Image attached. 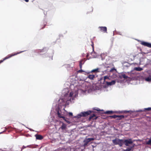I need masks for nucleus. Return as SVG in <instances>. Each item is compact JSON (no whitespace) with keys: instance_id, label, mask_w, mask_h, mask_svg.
Returning <instances> with one entry per match:
<instances>
[{"instance_id":"obj_1","label":"nucleus","mask_w":151,"mask_h":151,"mask_svg":"<svg viewBox=\"0 0 151 151\" xmlns=\"http://www.w3.org/2000/svg\"><path fill=\"white\" fill-rule=\"evenodd\" d=\"M48 50V48L45 47L41 50H35V52L40 55H42V57L44 58L49 57V60H52V57L54 54V51L53 50H49L47 52Z\"/></svg>"},{"instance_id":"obj_2","label":"nucleus","mask_w":151,"mask_h":151,"mask_svg":"<svg viewBox=\"0 0 151 151\" xmlns=\"http://www.w3.org/2000/svg\"><path fill=\"white\" fill-rule=\"evenodd\" d=\"M66 91V92L64 95V97L58 100V102L62 103V104L65 103L66 104H68L69 102H71V97L73 95V93L72 92H70L69 95L68 94V89H65L63 91Z\"/></svg>"},{"instance_id":"obj_3","label":"nucleus","mask_w":151,"mask_h":151,"mask_svg":"<svg viewBox=\"0 0 151 151\" xmlns=\"http://www.w3.org/2000/svg\"><path fill=\"white\" fill-rule=\"evenodd\" d=\"M92 111L91 110H88L87 111H83L78 114L76 116H73V118L78 119L82 117H86L90 115Z\"/></svg>"},{"instance_id":"obj_4","label":"nucleus","mask_w":151,"mask_h":151,"mask_svg":"<svg viewBox=\"0 0 151 151\" xmlns=\"http://www.w3.org/2000/svg\"><path fill=\"white\" fill-rule=\"evenodd\" d=\"M63 104H62L61 105H58L56 106L55 109L58 116L59 118H64V117H63L62 115L63 114V109H62L61 106L62 105H64Z\"/></svg>"},{"instance_id":"obj_5","label":"nucleus","mask_w":151,"mask_h":151,"mask_svg":"<svg viewBox=\"0 0 151 151\" xmlns=\"http://www.w3.org/2000/svg\"><path fill=\"white\" fill-rule=\"evenodd\" d=\"M113 144L114 145H119V147H122L124 144L123 139H120L119 138H116L112 140Z\"/></svg>"},{"instance_id":"obj_6","label":"nucleus","mask_w":151,"mask_h":151,"mask_svg":"<svg viewBox=\"0 0 151 151\" xmlns=\"http://www.w3.org/2000/svg\"><path fill=\"white\" fill-rule=\"evenodd\" d=\"M134 140L132 141L131 138L127 139H123L124 144L127 146H129V145L133 144Z\"/></svg>"},{"instance_id":"obj_7","label":"nucleus","mask_w":151,"mask_h":151,"mask_svg":"<svg viewBox=\"0 0 151 151\" xmlns=\"http://www.w3.org/2000/svg\"><path fill=\"white\" fill-rule=\"evenodd\" d=\"M141 42L140 44L142 45L151 48V43L144 41H141Z\"/></svg>"},{"instance_id":"obj_8","label":"nucleus","mask_w":151,"mask_h":151,"mask_svg":"<svg viewBox=\"0 0 151 151\" xmlns=\"http://www.w3.org/2000/svg\"><path fill=\"white\" fill-rule=\"evenodd\" d=\"M119 77L120 78L122 79L124 78V79H127L129 77L126 76L124 73L122 72L119 74Z\"/></svg>"},{"instance_id":"obj_9","label":"nucleus","mask_w":151,"mask_h":151,"mask_svg":"<svg viewBox=\"0 0 151 151\" xmlns=\"http://www.w3.org/2000/svg\"><path fill=\"white\" fill-rule=\"evenodd\" d=\"M89 143L86 139L85 138L83 141L81 146L85 148L88 146Z\"/></svg>"},{"instance_id":"obj_10","label":"nucleus","mask_w":151,"mask_h":151,"mask_svg":"<svg viewBox=\"0 0 151 151\" xmlns=\"http://www.w3.org/2000/svg\"><path fill=\"white\" fill-rule=\"evenodd\" d=\"M99 28L100 29L101 31L104 33H107V28L106 27H99Z\"/></svg>"},{"instance_id":"obj_11","label":"nucleus","mask_w":151,"mask_h":151,"mask_svg":"<svg viewBox=\"0 0 151 151\" xmlns=\"http://www.w3.org/2000/svg\"><path fill=\"white\" fill-rule=\"evenodd\" d=\"M98 116H96L95 114H93L90 115L88 120L89 121H90L91 119H93V120H96Z\"/></svg>"},{"instance_id":"obj_12","label":"nucleus","mask_w":151,"mask_h":151,"mask_svg":"<svg viewBox=\"0 0 151 151\" xmlns=\"http://www.w3.org/2000/svg\"><path fill=\"white\" fill-rule=\"evenodd\" d=\"M25 51V50H24V51H21L19 52H17L16 53H15L14 54H12L9 55H8L7 56V57L9 59L13 56L16 55L17 54H18L20 53H21L24 52Z\"/></svg>"},{"instance_id":"obj_13","label":"nucleus","mask_w":151,"mask_h":151,"mask_svg":"<svg viewBox=\"0 0 151 151\" xmlns=\"http://www.w3.org/2000/svg\"><path fill=\"white\" fill-rule=\"evenodd\" d=\"M116 82V81L115 80H113L111 81V82H106V85L107 86H111L114 85L115 84Z\"/></svg>"},{"instance_id":"obj_14","label":"nucleus","mask_w":151,"mask_h":151,"mask_svg":"<svg viewBox=\"0 0 151 151\" xmlns=\"http://www.w3.org/2000/svg\"><path fill=\"white\" fill-rule=\"evenodd\" d=\"M95 88L94 87L93 85H91L88 90V93H90L92 91H95Z\"/></svg>"},{"instance_id":"obj_15","label":"nucleus","mask_w":151,"mask_h":151,"mask_svg":"<svg viewBox=\"0 0 151 151\" xmlns=\"http://www.w3.org/2000/svg\"><path fill=\"white\" fill-rule=\"evenodd\" d=\"M99 68H97L96 69H94L93 70H92L91 71H87L86 72V73H87V74H89L91 73H96L97 72H99Z\"/></svg>"},{"instance_id":"obj_16","label":"nucleus","mask_w":151,"mask_h":151,"mask_svg":"<svg viewBox=\"0 0 151 151\" xmlns=\"http://www.w3.org/2000/svg\"><path fill=\"white\" fill-rule=\"evenodd\" d=\"M118 111H106L104 113L106 114H111L113 113H118Z\"/></svg>"},{"instance_id":"obj_17","label":"nucleus","mask_w":151,"mask_h":151,"mask_svg":"<svg viewBox=\"0 0 151 151\" xmlns=\"http://www.w3.org/2000/svg\"><path fill=\"white\" fill-rule=\"evenodd\" d=\"M60 122L62 124V125L60 127V129H61L62 130H64L66 129L67 127L66 124L62 122Z\"/></svg>"},{"instance_id":"obj_18","label":"nucleus","mask_w":151,"mask_h":151,"mask_svg":"<svg viewBox=\"0 0 151 151\" xmlns=\"http://www.w3.org/2000/svg\"><path fill=\"white\" fill-rule=\"evenodd\" d=\"M35 136L36 137V139L40 140L42 139L43 138V137L42 135L38 134H35Z\"/></svg>"},{"instance_id":"obj_19","label":"nucleus","mask_w":151,"mask_h":151,"mask_svg":"<svg viewBox=\"0 0 151 151\" xmlns=\"http://www.w3.org/2000/svg\"><path fill=\"white\" fill-rule=\"evenodd\" d=\"M146 58L144 57H141L139 59V63L140 64H145V60Z\"/></svg>"},{"instance_id":"obj_20","label":"nucleus","mask_w":151,"mask_h":151,"mask_svg":"<svg viewBox=\"0 0 151 151\" xmlns=\"http://www.w3.org/2000/svg\"><path fill=\"white\" fill-rule=\"evenodd\" d=\"M117 120H119L127 117V116H124L123 115H117Z\"/></svg>"},{"instance_id":"obj_21","label":"nucleus","mask_w":151,"mask_h":151,"mask_svg":"<svg viewBox=\"0 0 151 151\" xmlns=\"http://www.w3.org/2000/svg\"><path fill=\"white\" fill-rule=\"evenodd\" d=\"M109 77L108 76H104V78H101L100 79V80L101 81H103V82L102 83H104V82L105 81L106 79H109Z\"/></svg>"},{"instance_id":"obj_22","label":"nucleus","mask_w":151,"mask_h":151,"mask_svg":"<svg viewBox=\"0 0 151 151\" xmlns=\"http://www.w3.org/2000/svg\"><path fill=\"white\" fill-rule=\"evenodd\" d=\"M62 115L63 117H65L68 114V112L64 108L63 109Z\"/></svg>"},{"instance_id":"obj_23","label":"nucleus","mask_w":151,"mask_h":151,"mask_svg":"<svg viewBox=\"0 0 151 151\" xmlns=\"http://www.w3.org/2000/svg\"><path fill=\"white\" fill-rule=\"evenodd\" d=\"M134 70L137 71H141L143 69L142 68L138 67L134 68Z\"/></svg>"},{"instance_id":"obj_24","label":"nucleus","mask_w":151,"mask_h":151,"mask_svg":"<svg viewBox=\"0 0 151 151\" xmlns=\"http://www.w3.org/2000/svg\"><path fill=\"white\" fill-rule=\"evenodd\" d=\"M95 76L94 75H89L87 77V78L91 80H93L95 78Z\"/></svg>"},{"instance_id":"obj_25","label":"nucleus","mask_w":151,"mask_h":151,"mask_svg":"<svg viewBox=\"0 0 151 151\" xmlns=\"http://www.w3.org/2000/svg\"><path fill=\"white\" fill-rule=\"evenodd\" d=\"M145 80L147 82L151 81V76H149L145 78Z\"/></svg>"},{"instance_id":"obj_26","label":"nucleus","mask_w":151,"mask_h":151,"mask_svg":"<svg viewBox=\"0 0 151 151\" xmlns=\"http://www.w3.org/2000/svg\"><path fill=\"white\" fill-rule=\"evenodd\" d=\"M130 65L129 63H125L123 65V68H125V67L128 68L130 66Z\"/></svg>"},{"instance_id":"obj_27","label":"nucleus","mask_w":151,"mask_h":151,"mask_svg":"<svg viewBox=\"0 0 151 151\" xmlns=\"http://www.w3.org/2000/svg\"><path fill=\"white\" fill-rule=\"evenodd\" d=\"M93 57V58H96L97 57V54L95 52H92L91 53Z\"/></svg>"},{"instance_id":"obj_28","label":"nucleus","mask_w":151,"mask_h":151,"mask_svg":"<svg viewBox=\"0 0 151 151\" xmlns=\"http://www.w3.org/2000/svg\"><path fill=\"white\" fill-rule=\"evenodd\" d=\"M88 142H90L93 141L94 140V138H85Z\"/></svg>"},{"instance_id":"obj_29","label":"nucleus","mask_w":151,"mask_h":151,"mask_svg":"<svg viewBox=\"0 0 151 151\" xmlns=\"http://www.w3.org/2000/svg\"><path fill=\"white\" fill-rule=\"evenodd\" d=\"M105 55L104 54H101L100 55V57L101 58V60H104L105 58Z\"/></svg>"},{"instance_id":"obj_30","label":"nucleus","mask_w":151,"mask_h":151,"mask_svg":"<svg viewBox=\"0 0 151 151\" xmlns=\"http://www.w3.org/2000/svg\"><path fill=\"white\" fill-rule=\"evenodd\" d=\"M127 111V110H124V111H119L118 112V113H128L129 112V111Z\"/></svg>"},{"instance_id":"obj_31","label":"nucleus","mask_w":151,"mask_h":151,"mask_svg":"<svg viewBox=\"0 0 151 151\" xmlns=\"http://www.w3.org/2000/svg\"><path fill=\"white\" fill-rule=\"evenodd\" d=\"M67 123H68L69 124H70V122L68 121V120L67 119H66V118L65 117H64V118H62Z\"/></svg>"},{"instance_id":"obj_32","label":"nucleus","mask_w":151,"mask_h":151,"mask_svg":"<svg viewBox=\"0 0 151 151\" xmlns=\"http://www.w3.org/2000/svg\"><path fill=\"white\" fill-rule=\"evenodd\" d=\"M130 150L133 151V150L131 148V147H127L126 149L124 150V151H130Z\"/></svg>"},{"instance_id":"obj_33","label":"nucleus","mask_w":151,"mask_h":151,"mask_svg":"<svg viewBox=\"0 0 151 151\" xmlns=\"http://www.w3.org/2000/svg\"><path fill=\"white\" fill-rule=\"evenodd\" d=\"M151 110V107H148L147 108H145L144 109V111H150Z\"/></svg>"},{"instance_id":"obj_34","label":"nucleus","mask_w":151,"mask_h":151,"mask_svg":"<svg viewBox=\"0 0 151 151\" xmlns=\"http://www.w3.org/2000/svg\"><path fill=\"white\" fill-rule=\"evenodd\" d=\"M117 116H118L117 115H115V114L114 115H113L110 116H109V117L112 118H113L114 119H116V118H117Z\"/></svg>"},{"instance_id":"obj_35","label":"nucleus","mask_w":151,"mask_h":151,"mask_svg":"<svg viewBox=\"0 0 151 151\" xmlns=\"http://www.w3.org/2000/svg\"><path fill=\"white\" fill-rule=\"evenodd\" d=\"M83 61V60H80L79 62V67L81 69L82 68V62Z\"/></svg>"},{"instance_id":"obj_36","label":"nucleus","mask_w":151,"mask_h":151,"mask_svg":"<svg viewBox=\"0 0 151 151\" xmlns=\"http://www.w3.org/2000/svg\"><path fill=\"white\" fill-rule=\"evenodd\" d=\"M147 145H151V138L147 141Z\"/></svg>"},{"instance_id":"obj_37","label":"nucleus","mask_w":151,"mask_h":151,"mask_svg":"<svg viewBox=\"0 0 151 151\" xmlns=\"http://www.w3.org/2000/svg\"><path fill=\"white\" fill-rule=\"evenodd\" d=\"M29 146H30V145H27V146H25L24 145H23V146L22 148L21 149V150H20L19 151H22V150H23V149L26 148L27 147H29Z\"/></svg>"},{"instance_id":"obj_38","label":"nucleus","mask_w":151,"mask_h":151,"mask_svg":"<svg viewBox=\"0 0 151 151\" xmlns=\"http://www.w3.org/2000/svg\"><path fill=\"white\" fill-rule=\"evenodd\" d=\"M147 60V61H146L147 63L146 64V65H148L149 64L150 62H151V60L150 59H147L146 58V59Z\"/></svg>"},{"instance_id":"obj_39","label":"nucleus","mask_w":151,"mask_h":151,"mask_svg":"<svg viewBox=\"0 0 151 151\" xmlns=\"http://www.w3.org/2000/svg\"><path fill=\"white\" fill-rule=\"evenodd\" d=\"M115 70L116 71H117L116 70V69L115 68H111L109 70V71L110 72H113V71Z\"/></svg>"},{"instance_id":"obj_40","label":"nucleus","mask_w":151,"mask_h":151,"mask_svg":"<svg viewBox=\"0 0 151 151\" xmlns=\"http://www.w3.org/2000/svg\"><path fill=\"white\" fill-rule=\"evenodd\" d=\"M136 145L135 144H133L132 146L130 147L132 149V150H133V148Z\"/></svg>"},{"instance_id":"obj_41","label":"nucleus","mask_w":151,"mask_h":151,"mask_svg":"<svg viewBox=\"0 0 151 151\" xmlns=\"http://www.w3.org/2000/svg\"><path fill=\"white\" fill-rule=\"evenodd\" d=\"M136 112H141L142 111H144V109L142 110V109H139L138 110H136L135 111Z\"/></svg>"},{"instance_id":"obj_42","label":"nucleus","mask_w":151,"mask_h":151,"mask_svg":"<svg viewBox=\"0 0 151 151\" xmlns=\"http://www.w3.org/2000/svg\"><path fill=\"white\" fill-rule=\"evenodd\" d=\"M78 72L79 73H81V72H85V71L82 70V69H81L78 70Z\"/></svg>"},{"instance_id":"obj_43","label":"nucleus","mask_w":151,"mask_h":151,"mask_svg":"<svg viewBox=\"0 0 151 151\" xmlns=\"http://www.w3.org/2000/svg\"><path fill=\"white\" fill-rule=\"evenodd\" d=\"M68 115L69 116H73V114L71 112H69L68 113Z\"/></svg>"},{"instance_id":"obj_44","label":"nucleus","mask_w":151,"mask_h":151,"mask_svg":"<svg viewBox=\"0 0 151 151\" xmlns=\"http://www.w3.org/2000/svg\"><path fill=\"white\" fill-rule=\"evenodd\" d=\"M96 110L98 111H103V110H101L100 109H99V108H97V109H95Z\"/></svg>"},{"instance_id":"obj_45","label":"nucleus","mask_w":151,"mask_h":151,"mask_svg":"<svg viewBox=\"0 0 151 151\" xmlns=\"http://www.w3.org/2000/svg\"><path fill=\"white\" fill-rule=\"evenodd\" d=\"M8 58L7 57V56H6V57H5V58H3V60H5L7 59H8Z\"/></svg>"},{"instance_id":"obj_46","label":"nucleus","mask_w":151,"mask_h":151,"mask_svg":"<svg viewBox=\"0 0 151 151\" xmlns=\"http://www.w3.org/2000/svg\"><path fill=\"white\" fill-rule=\"evenodd\" d=\"M83 60V61L82 62V65H83L84 63H85V60Z\"/></svg>"},{"instance_id":"obj_47","label":"nucleus","mask_w":151,"mask_h":151,"mask_svg":"<svg viewBox=\"0 0 151 151\" xmlns=\"http://www.w3.org/2000/svg\"><path fill=\"white\" fill-rule=\"evenodd\" d=\"M59 36L60 37H63V35L62 34H60L59 35Z\"/></svg>"},{"instance_id":"obj_48","label":"nucleus","mask_w":151,"mask_h":151,"mask_svg":"<svg viewBox=\"0 0 151 151\" xmlns=\"http://www.w3.org/2000/svg\"><path fill=\"white\" fill-rule=\"evenodd\" d=\"M132 70H131L130 72H128L127 73H128V74H131V73H132Z\"/></svg>"},{"instance_id":"obj_49","label":"nucleus","mask_w":151,"mask_h":151,"mask_svg":"<svg viewBox=\"0 0 151 151\" xmlns=\"http://www.w3.org/2000/svg\"><path fill=\"white\" fill-rule=\"evenodd\" d=\"M28 129H29L30 131H34V130L32 129H30V128H28Z\"/></svg>"},{"instance_id":"obj_50","label":"nucleus","mask_w":151,"mask_h":151,"mask_svg":"<svg viewBox=\"0 0 151 151\" xmlns=\"http://www.w3.org/2000/svg\"><path fill=\"white\" fill-rule=\"evenodd\" d=\"M4 61L3 59V60H0V62L1 63Z\"/></svg>"},{"instance_id":"obj_51","label":"nucleus","mask_w":151,"mask_h":151,"mask_svg":"<svg viewBox=\"0 0 151 151\" xmlns=\"http://www.w3.org/2000/svg\"><path fill=\"white\" fill-rule=\"evenodd\" d=\"M24 1L27 2H28L29 1V0H24Z\"/></svg>"},{"instance_id":"obj_52","label":"nucleus","mask_w":151,"mask_h":151,"mask_svg":"<svg viewBox=\"0 0 151 151\" xmlns=\"http://www.w3.org/2000/svg\"><path fill=\"white\" fill-rule=\"evenodd\" d=\"M119 35H122V34L120 32H119L118 33H117Z\"/></svg>"},{"instance_id":"obj_53","label":"nucleus","mask_w":151,"mask_h":151,"mask_svg":"<svg viewBox=\"0 0 151 151\" xmlns=\"http://www.w3.org/2000/svg\"><path fill=\"white\" fill-rule=\"evenodd\" d=\"M91 45L93 47V51H94V49H93V44L92 45Z\"/></svg>"},{"instance_id":"obj_54","label":"nucleus","mask_w":151,"mask_h":151,"mask_svg":"<svg viewBox=\"0 0 151 151\" xmlns=\"http://www.w3.org/2000/svg\"><path fill=\"white\" fill-rule=\"evenodd\" d=\"M86 90H84V91H83V92H84V93H85L86 92Z\"/></svg>"},{"instance_id":"obj_55","label":"nucleus","mask_w":151,"mask_h":151,"mask_svg":"<svg viewBox=\"0 0 151 151\" xmlns=\"http://www.w3.org/2000/svg\"><path fill=\"white\" fill-rule=\"evenodd\" d=\"M4 132V131H3V132H0V134H1V133H3Z\"/></svg>"},{"instance_id":"obj_56","label":"nucleus","mask_w":151,"mask_h":151,"mask_svg":"<svg viewBox=\"0 0 151 151\" xmlns=\"http://www.w3.org/2000/svg\"><path fill=\"white\" fill-rule=\"evenodd\" d=\"M104 87H105V88H106V86H104Z\"/></svg>"},{"instance_id":"obj_57","label":"nucleus","mask_w":151,"mask_h":151,"mask_svg":"<svg viewBox=\"0 0 151 151\" xmlns=\"http://www.w3.org/2000/svg\"><path fill=\"white\" fill-rule=\"evenodd\" d=\"M113 35H114V32H113Z\"/></svg>"},{"instance_id":"obj_58","label":"nucleus","mask_w":151,"mask_h":151,"mask_svg":"<svg viewBox=\"0 0 151 151\" xmlns=\"http://www.w3.org/2000/svg\"><path fill=\"white\" fill-rule=\"evenodd\" d=\"M55 151H58V150H55Z\"/></svg>"},{"instance_id":"obj_59","label":"nucleus","mask_w":151,"mask_h":151,"mask_svg":"<svg viewBox=\"0 0 151 151\" xmlns=\"http://www.w3.org/2000/svg\"><path fill=\"white\" fill-rule=\"evenodd\" d=\"M109 67V66H107V68H108Z\"/></svg>"},{"instance_id":"obj_60","label":"nucleus","mask_w":151,"mask_h":151,"mask_svg":"<svg viewBox=\"0 0 151 151\" xmlns=\"http://www.w3.org/2000/svg\"><path fill=\"white\" fill-rule=\"evenodd\" d=\"M106 70H105V72H106Z\"/></svg>"},{"instance_id":"obj_61","label":"nucleus","mask_w":151,"mask_h":151,"mask_svg":"<svg viewBox=\"0 0 151 151\" xmlns=\"http://www.w3.org/2000/svg\"><path fill=\"white\" fill-rule=\"evenodd\" d=\"M88 56V55H87V57Z\"/></svg>"},{"instance_id":"obj_62","label":"nucleus","mask_w":151,"mask_h":151,"mask_svg":"<svg viewBox=\"0 0 151 151\" xmlns=\"http://www.w3.org/2000/svg\"><path fill=\"white\" fill-rule=\"evenodd\" d=\"M22 124L24 126V124Z\"/></svg>"},{"instance_id":"obj_63","label":"nucleus","mask_w":151,"mask_h":151,"mask_svg":"<svg viewBox=\"0 0 151 151\" xmlns=\"http://www.w3.org/2000/svg\"><path fill=\"white\" fill-rule=\"evenodd\" d=\"M1 63L0 62V64Z\"/></svg>"}]
</instances>
